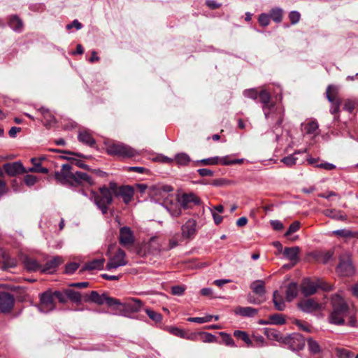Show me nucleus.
<instances>
[{"mask_svg":"<svg viewBox=\"0 0 358 358\" xmlns=\"http://www.w3.org/2000/svg\"><path fill=\"white\" fill-rule=\"evenodd\" d=\"M317 290V280L312 281L309 279L304 280L302 287L301 292L306 296H310L315 294Z\"/></svg>","mask_w":358,"mask_h":358,"instance_id":"nucleus-22","label":"nucleus"},{"mask_svg":"<svg viewBox=\"0 0 358 358\" xmlns=\"http://www.w3.org/2000/svg\"><path fill=\"white\" fill-rule=\"evenodd\" d=\"M106 152L110 156L129 159L140 155V152L121 142H112L107 145Z\"/></svg>","mask_w":358,"mask_h":358,"instance_id":"nucleus-4","label":"nucleus"},{"mask_svg":"<svg viewBox=\"0 0 358 358\" xmlns=\"http://www.w3.org/2000/svg\"><path fill=\"white\" fill-rule=\"evenodd\" d=\"M185 290V287L182 285H176L172 287L171 288V293L173 295L176 296H182L183 295Z\"/></svg>","mask_w":358,"mask_h":358,"instance_id":"nucleus-59","label":"nucleus"},{"mask_svg":"<svg viewBox=\"0 0 358 358\" xmlns=\"http://www.w3.org/2000/svg\"><path fill=\"white\" fill-rule=\"evenodd\" d=\"M247 300L248 303L252 304H260L265 301V299H262L259 296L255 297L253 294H249Z\"/></svg>","mask_w":358,"mask_h":358,"instance_id":"nucleus-57","label":"nucleus"},{"mask_svg":"<svg viewBox=\"0 0 358 358\" xmlns=\"http://www.w3.org/2000/svg\"><path fill=\"white\" fill-rule=\"evenodd\" d=\"M273 301L276 310L282 311L285 310L286 305L283 296L278 292L275 291L273 294Z\"/></svg>","mask_w":358,"mask_h":358,"instance_id":"nucleus-31","label":"nucleus"},{"mask_svg":"<svg viewBox=\"0 0 358 358\" xmlns=\"http://www.w3.org/2000/svg\"><path fill=\"white\" fill-rule=\"evenodd\" d=\"M78 138L80 142L90 147H93L96 143L91 134L86 130L80 131L78 134Z\"/></svg>","mask_w":358,"mask_h":358,"instance_id":"nucleus-29","label":"nucleus"},{"mask_svg":"<svg viewBox=\"0 0 358 358\" xmlns=\"http://www.w3.org/2000/svg\"><path fill=\"white\" fill-rule=\"evenodd\" d=\"M175 160L179 165L185 166L189 161V157L185 153H180L176 155Z\"/></svg>","mask_w":358,"mask_h":358,"instance_id":"nucleus-43","label":"nucleus"},{"mask_svg":"<svg viewBox=\"0 0 358 358\" xmlns=\"http://www.w3.org/2000/svg\"><path fill=\"white\" fill-rule=\"evenodd\" d=\"M339 259V264L336 267L337 273L342 276L352 275L355 269L349 255L341 256Z\"/></svg>","mask_w":358,"mask_h":358,"instance_id":"nucleus-9","label":"nucleus"},{"mask_svg":"<svg viewBox=\"0 0 358 358\" xmlns=\"http://www.w3.org/2000/svg\"><path fill=\"white\" fill-rule=\"evenodd\" d=\"M106 294H105V293L100 295L97 292L92 291L90 292L89 299H90V301H91L95 303H97L99 305H103L105 303L104 301L106 299Z\"/></svg>","mask_w":358,"mask_h":358,"instance_id":"nucleus-36","label":"nucleus"},{"mask_svg":"<svg viewBox=\"0 0 358 358\" xmlns=\"http://www.w3.org/2000/svg\"><path fill=\"white\" fill-rule=\"evenodd\" d=\"M324 215L331 218L338 220H345L346 215H344L341 211H338L334 209H327L324 210Z\"/></svg>","mask_w":358,"mask_h":358,"instance_id":"nucleus-35","label":"nucleus"},{"mask_svg":"<svg viewBox=\"0 0 358 358\" xmlns=\"http://www.w3.org/2000/svg\"><path fill=\"white\" fill-rule=\"evenodd\" d=\"M317 129H318V124L315 121L309 122L304 127V129H305L306 132L308 134H315V131L317 130Z\"/></svg>","mask_w":358,"mask_h":358,"instance_id":"nucleus-45","label":"nucleus"},{"mask_svg":"<svg viewBox=\"0 0 358 358\" xmlns=\"http://www.w3.org/2000/svg\"><path fill=\"white\" fill-rule=\"evenodd\" d=\"M36 181V177L33 175L27 174L24 178V183L29 187L34 185Z\"/></svg>","mask_w":358,"mask_h":358,"instance_id":"nucleus-58","label":"nucleus"},{"mask_svg":"<svg viewBox=\"0 0 358 358\" xmlns=\"http://www.w3.org/2000/svg\"><path fill=\"white\" fill-rule=\"evenodd\" d=\"M196 221L188 220L181 227L182 236L185 238H192L196 234Z\"/></svg>","mask_w":358,"mask_h":358,"instance_id":"nucleus-19","label":"nucleus"},{"mask_svg":"<svg viewBox=\"0 0 358 358\" xmlns=\"http://www.w3.org/2000/svg\"><path fill=\"white\" fill-rule=\"evenodd\" d=\"M65 294L67 298L74 302L80 303L81 301V295L78 292L68 289L65 290Z\"/></svg>","mask_w":358,"mask_h":358,"instance_id":"nucleus-41","label":"nucleus"},{"mask_svg":"<svg viewBox=\"0 0 358 358\" xmlns=\"http://www.w3.org/2000/svg\"><path fill=\"white\" fill-rule=\"evenodd\" d=\"M234 336L245 341L248 338V334L245 331L236 330L234 332Z\"/></svg>","mask_w":358,"mask_h":358,"instance_id":"nucleus-64","label":"nucleus"},{"mask_svg":"<svg viewBox=\"0 0 358 358\" xmlns=\"http://www.w3.org/2000/svg\"><path fill=\"white\" fill-rule=\"evenodd\" d=\"M177 201L180 206L184 209H192L196 206L201 204V199L193 193H184L181 196H178Z\"/></svg>","mask_w":358,"mask_h":358,"instance_id":"nucleus-8","label":"nucleus"},{"mask_svg":"<svg viewBox=\"0 0 358 358\" xmlns=\"http://www.w3.org/2000/svg\"><path fill=\"white\" fill-rule=\"evenodd\" d=\"M299 289L298 285L295 282L289 283L285 291L286 301L290 302L293 301L298 295Z\"/></svg>","mask_w":358,"mask_h":358,"instance_id":"nucleus-30","label":"nucleus"},{"mask_svg":"<svg viewBox=\"0 0 358 358\" xmlns=\"http://www.w3.org/2000/svg\"><path fill=\"white\" fill-rule=\"evenodd\" d=\"M71 170V165L68 164L62 165L61 170L55 173V180L62 185H73V172Z\"/></svg>","mask_w":358,"mask_h":358,"instance_id":"nucleus-7","label":"nucleus"},{"mask_svg":"<svg viewBox=\"0 0 358 358\" xmlns=\"http://www.w3.org/2000/svg\"><path fill=\"white\" fill-rule=\"evenodd\" d=\"M127 263L125 252L122 249H118L114 255L108 259L106 268L107 270L117 268L127 265Z\"/></svg>","mask_w":358,"mask_h":358,"instance_id":"nucleus-12","label":"nucleus"},{"mask_svg":"<svg viewBox=\"0 0 358 358\" xmlns=\"http://www.w3.org/2000/svg\"><path fill=\"white\" fill-rule=\"evenodd\" d=\"M3 169L5 172L10 176L28 173L27 169L24 167L20 162L6 163L3 165Z\"/></svg>","mask_w":358,"mask_h":358,"instance_id":"nucleus-17","label":"nucleus"},{"mask_svg":"<svg viewBox=\"0 0 358 358\" xmlns=\"http://www.w3.org/2000/svg\"><path fill=\"white\" fill-rule=\"evenodd\" d=\"M200 335L201 336L202 341L205 343H213L216 340L215 336L208 332H201Z\"/></svg>","mask_w":358,"mask_h":358,"instance_id":"nucleus-50","label":"nucleus"},{"mask_svg":"<svg viewBox=\"0 0 358 358\" xmlns=\"http://www.w3.org/2000/svg\"><path fill=\"white\" fill-rule=\"evenodd\" d=\"M269 322L271 324L281 325L285 323V320L281 314H273L269 316Z\"/></svg>","mask_w":358,"mask_h":358,"instance_id":"nucleus-42","label":"nucleus"},{"mask_svg":"<svg viewBox=\"0 0 358 358\" xmlns=\"http://www.w3.org/2000/svg\"><path fill=\"white\" fill-rule=\"evenodd\" d=\"M300 226H301V224L299 221H294L289 225L287 231L285 234V236H289L292 234L297 231L299 229Z\"/></svg>","mask_w":358,"mask_h":358,"instance_id":"nucleus-47","label":"nucleus"},{"mask_svg":"<svg viewBox=\"0 0 358 358\" xmlns=\"http://www.w3.org/2000/svg\"><path fill=\"white\" fill-rule=\"evenodd\" d=\"M301 15L298 11H291L289 14V19L292 24L298 23L300 20Z\"/></svg>","mask_w":358,"mask_h":358,"instance_id":"nucleus-52","label":"nucleus"},{"mask_svg":"<svg viewBox=\"0 0 358 358\" xmlns=\"http://www.w3.org/2000/svg\"><path fill=\"white\" fill-rule=\"evenodd\" d=\"M355 108V103L354 101L348 100L345 102L343 109L349 113H352Z\"/></svg>","mask_w":358,"mask_h":358,"instance_id":"nucleus-62","label":"nucleus"},{"mask_svg":"<svg viewBox=\"0 0 358 358\" xmlns=\"http://www.w3.org/2000/svg\"><path fill=\"white\" fill-rule=\"evenodd\" d=\"M23 264L25 268L29 271H41L42 268V266L37 260L31 257H26L23 260Z\"/></svg>","mask_w":358,"mask_h":358,"instance_id":"nucleus-28","label":"nucleus"},{"mask_svg":"<svg viewBox=\"0 0 358 358\" xmlns=\"http://www.w3.org/2000/svg\"><path fill=\"white\" fill-rule=\"evenodd\" d=\"M269 16L274 22H280L282 19V10L279 8H273Z\"/></svg>","mask_w":358,"mask_h":358,"instance_id":"nucleus-40","label":"nucleus"},{"mask_svg":"<svg viewBox=\"0 0 358 358\" xmlns=\"http://www.w3.org/2000/svg\"><path fill=\"white\" fill-rule=\"evenodd\" d=\"M331 257H332V254L330 252L320 253L318 255L317 260L323 264H326L329 262V260L331 258Z\"/></svg>","mask_w":358,"mask_h":358,"instance_id":"nucleus-54","label":"nucleus"},{"mask_svg":"<svg viewBox=\"0 0 358 358\" xmlns=\"http://www.w3.org/2000/svg\"><path fill=\"white\" fill-rule=\"evenodd\" d=\"M326 96L328 101L331 103L330 113L334 115V120H338L341 101L337 98V89L335 86L329 85L327 88Z\"/></svg>","mask_w":358,"mask_h":358,"instance_id":"nucleus-6","label":"nucleus"},{"mask_svg":"<svg viewBox=\"0 0 358 358\" xmlns=\"http://www.w3.org/2000/svg\"><path fill=\"white\" fill-rule=\"evenodd\" d=\"M315 167L321 168V169L328 170V171L333 170V169H336V166L334 164L329 163V162H324V163H320L319 164H316Z\"/></svg>","mask_w":358,"mask_h":358,"instance_id":"nucleus-61","label":"nucleus"},{"mask_svg":"<svg viewBox=\"0 0 358 358\" xmlns=\"http://www.w3.org/2000/svg\"><path fill=\"white\" fill-rule=\"evenodd\" d=\"M243 159H233L231 160L229 159L228 157H214L207 159H201L199 162L203 165H215L218 164H221L222 165H232V164H242L243 162Z\"/></svg>","mask_w":358,"mask_h":358,"instance_id":"nucleus-14","label":"nucleus"},{"mask_svg":"<svg viewBox=\"0 0 358 358\" xmlns=\"http://www.w3.org/2000/svg\"><path fill=\"white\" fill-rule=\"evenodd\" d=\"M299 247L285 248L283 252L284 256L295 264L299 261Z\"/></svg>","mask_w":358,"mask_h":358,"instance_id":"nucleus-27","label":"nucleus"},{"mask_svg":"<svg viewBox=\"0 0 358 358\" xmlns=\"http://www.w3.org/2000/svg\"><path fill=\"white\" fill-rule=\"evenodd\" d=\"M336 236H339L341 237H356L358 238V232L357 231H352L348 229H338L332 232Z\"/></svg>","mask_w":358,"mask_h":358,"instance_id":"nucleus-38","label":"nucleus"},{"mask_svg":"<svg viewBox=\"0 0 358 358\" xmlns=\"http://www.w3.org/2000/svg\"><path fill=\"white\" fill-rule=\"evenodd\" d=\"M122 306L131 313H137L141 309L143 302L138 299L129 298L122 303Z\"/></svg>","mask_w":358,"mask_h":358,"instance_id":"nucleus-20","label":"nucleus"},{"mask_svg":"<svg viewBox=\"0 0 358 358\" xmlns=\"http://www.w3.org/2000/svg\"><path fill=\"white\" fill-rule=\"evenodd\" d=\"M73 185H83L84 183L88 185L94 184L92 178L87 173L81 171H76L73 173Z\"/></svg>","mask_w":358,"mask_h":358,"instance_id":"nucleus-21","label":"nucleus"},{"mask_svg":"<svg viewBox=\"0 0 358 358\" xmlns=\"http://www.w3.org/2000/svg\"><path fill=\"white\" fill-rule=\"evenodd\" d=\"M119 241L123 246L131 245L134 243V234L129 227H123L120 229Z\"/></svg>","mask_w":358,"mask_h":358,"instance_id":"nucleus-18","label":"nucleus"},{"mask_svg":"<svg viewBox=\"0 0 358 358\" xmlns=\"http://www.w3.org/2000/svg\"><path fill=\"white\" fill-rule=\"evenodd\" d=\"M220 336L222 337L223 342L228 346L236 347L234 341L232 339L231 336L224 332H220Z\"/></svg>","mask_w":358,"mask_h":358,"instance_id":"nucleus-48","label":"nucleus"},{"mask_svg":"<svg viewBox=\"0 0 358 358\" xmlns=\"http://www.w3.org/2000/svg\"><path fill=\"white\" fill-rule=\"evenodd\" d=\"M273 229L275 231H280L284 228L283 224L279 220H271L270 222Z\"/></svg>","mask_w":358,"mask_h":358,"instance_id":"nucleus-63","label":"nucleus"},{"mask_svg":"<svg viewBox=\"0 0 358 358\" xmlns=\"http://www.w3.org/2000/svg\"><path fill=\"white\" fill-rule=\"evenodd\" d=\"M105 303H106L109 306H113L115 305H120L122 306V303H121L118 299L110 297L107 294L105 299Z\"/></svg>","mask_w":358,"mask_h":358,"instance_id":"nucleus-60","label":"nucleus"},{"mask_svg":"<svg viewBox=\"0 0 358 358\" xmlns=\"http://www.w3.org/2000/svg\"><path fill=\"white\" fill-rule=\"evenodd\" d=\"M258 97L262 103V110L266 120L271 119L275 121L274 127H280L283 122L284 113L281 108H275V103L271 102V94L266 90L259 92Z\"/></svg>","mask_w":358,"mask_h":358,"instance_id":"nucleus-2","label":"nucleus"},{"mask_svg":"<svg viewBox=\"0 0 358 358\" xmlns=\"http://www.w3.org/2000/svg\"><path fill=\"white\" fill-rule=\"evenodd\" d=\"M79 267V264L76 262H71L66 266L65 273L67 274L73 273Z\"/></svg>","mask_w":358,"mask_h":358,"instance_id":"nucleus-56","label":"nucleus"},{"mask_svg":"<svg viewBox=\"0 0 358 358\" xmlns=\"http://www.w3.org/2000/svg\"><path fill=\"white\" fill-rule=\"evenodd\" d=\"M38 110L43 116L44 120V126L47 129L51 128L56 124V119L52 113L49 110V109L41 107L38 109Z\"/></svg>","mask_w":358,"mask_h":358,"instance_id":"nucleus-23","label":"nucleus"},{"mask_svg":"<svg viewBox=\"0 0 358 358\" xmlns=\"http://www.w3.org/2000/svg\"><path fill=\"white\" fill-rule=\"evenodd\" d=\"M245 96L256 100L258 98L259 92L255 89L245 90L243 92Z\"/></svg>","mask_w":358,"mask_h":358,"instance_id":"nucleus-53","label":"nucleus"},{"mask_svg":"<svg viewBox=\"0 0 358 358\" xmlns=\"http://www.w3.org/2000/svg\"><path fill=\"white\" fill-rule=\"evenodd\" d=\"M15 298L13 294L6 292H0V311L2 313H9L15 305Z\"/></svg>","mask_w":358,"mask_h":358,"instance_id":"nucleus-13","label":"nucleus"},{"mask_svg":"<svg viewBox=\"0 0 358 358\" xmlns=\"http://www.w3.org/2000/svg\"><path fill=\"white\" fill-rule=\"evenodd\" d=\"M105 259L103 258L96 259L87 262L83 267V271L101 270L103 268Z\"/></svg>","mask_w":358,"mask_h":358,"instance_id":"nucleus-26","label":"nucleus"},{"mask_svg":"<svg viewBox=\"0 0 358 358\" xmlns=\"http://www.w3.org/2000/svg\"><path fill=\"white\" fill-rule=\"evenodd\" d=\"M258 21L260 25L266 27L269 24L270 16L267 14L262 13L259 16Z\"/></svg>","mask_w":358,"mask_h":358,"instance_id":"nucleus-55","label":"nucleus"},{"mask_svg":"<svg viewBox=\"0 0 358 358\" xmlns=\"http://www.w3.org/2000/svg\"><path fill=\"white\" fill-rule=\"evenodd\" d=\"M282 342L288 345L289 348L294 351H298L303 348L305 341L299 334H292L285 337Z\"/></svg>","mask_w":358,"mask_h":358,"instance_id":"nucleus-11","label":"nucleus"},{"mask_svg":"<svg viewBox=\"0 0 358 358\" xmlns=\"http://www.w3.org/2000/svg\"><path fill=\"white\" fill-rule=\"evenodd\" d=\"M298 308L303 312L310 313L317 310H322L324 306L314 299H308L301 301L297 304Z\"/></svg>","mask_w":358,"mask_h":358,"instance_id":"nucleus-16","label":"nucleus"},{"mask_svg":"<svg viewBox=\"0 0 358 358\" xmlns=\"http://www.w3.org/2000/svg\"><path fill=\"white\" fill-rule=\"evenodd\" d=\"M146 314L148 317L153 321L158 322H160L162 319V315L159 313H157L150 308H146L145 310Z\"/></svg>","mask_w":358,"mask_h":358,"instance_id":"nucleus-46","label":"nucleus"},{"mask_svg":"<svg viewBox=\"0 0 358 358\" xmlns=\"http://www.w3.org/2000/svg\"><path fill=\"white\" fill-rule=\"evenodd\" d=\"M52 294L53 298L57 299L59 303H64L66 302L67 296H66L65 292L63 293L60 291H55L53 292H52Z\"/></svg>","mask_w":358,"mask_h":358,"instance_id":"nucleus-49","label":"nucleus"},{"mask_svg":"<svg viewBox=\"0 0 358 358\" xmlns=\"http://www.w3.org/2000/svg\"><path fill=\"white\" fill-rule=\"evenodd\" d=\"M56 305L52 292L47 291L43 293L40 297V303L38 306V310L41 313H48L55 309Z\"/></svg>","mask_w":358,"mask_h":358,"instance_id":"nucleus-10","label":"nucleus"},{"mask_svg":"<svg viewBox=\"0 0 358 358\" xmlns=\"http://www.w3.org/2000/svg\"><path fill=\"white\" fill-rule=\"evenodd\" d=\"M62 262L61 257H55L51 260L45 263L44 266L42 267L41 273H52L53 271Z\"/></svg>","mask_w":358,"mask_h":358,"instance_id":"nucleus-25","label":"nucleus"},{"mask_svg":"<svg viewBox=\"0 0 358 358\" xmlns=\"http://www.w3.org/2000/svg\"><path fill=\"white\" fill-rule=\"evenodd\" d=\"M264 332L266 337L270 340L280 341L283 339L280 332L274 329L265 328L264 329Z\"/></svg>","mask_w":358,"mask_h":358,"instance_id":"nucleus-34","label":"nucleus"},{"mask_svg":"<svg viewBox=\"0 0 358 358\" xmlns=\"http://www.w3.org/2000/svg\"><path fill=\"white\" fill-rule=\"evenodd\" d=\"M237 315L243 317H254L258 313V309L252 307H238L235 310Z\"/></svg>","mask_w":358,"mask_h":358,"instance_id":"nucleus-32","label":"nucleus"},{"mask_svg":"<svg viewBox=\"0 0 358 358\" xmlns=\"http://www.w3.org/2000/svg\"><path fill=\"white\" fill-rule=\"evenodd\" d=\"M173 190L171 185H158L150 187L149 194L152 197L167 199Z\"/></svg>","mask_w":358,"mask_h":358,"instance_id":"nucleus-15","label":"nucleus"},{"mask_svg":"<svg viewBox=\"0 0 358 358\" xmlns=\"http://www.w3.org/2000/svg\"><path fill=\"white\" fill-rule=\"evenodd\" d=\"M303 152H306V150H304V151H297L295 152L294 155L285 157L281 159V162L287 166H292L296 163L297 161V157H296L294 155L296 153H301Z\"/></svg>","mask_w":358,"mask_h":358,"instance_id":"nucleus-39","label":"nucleus"},{"mask_svg":"<svg viewBox=\"0 0 358 358\" xmlns=\"http://www.w3.org/2000/svg\"><path fill=\"white\" fill-rule=\"evenodd\" d=\"M307 345L309 351L313 354H319L321 352V348L319 343L313 339L312 338H309L307 339Z\"/></svg>","mask_w":358,"mask_h":358,"instance_id":"nucleus-37","label":"nucleus"},{"mask_svg":"<svg viewBox=\"0 0 358 358\" xmlns=\"http://www.w3.org/2000/svg\"><path fill=\"white\" fill-rule=\"evenodd\" d=\"M250 287L254 294L262 299H264V294L266 293L264 281L262 280H255L250 284Z\"/></svg>","mask_w":358,"mask_h":358,"instance_id":"nucleus-24","label":"nucleus"},{"mask_svg":"<svg viewBox=\"0 0 358 358\" xmlns=\"http://www.w3.org/2000/svg\"><path fill=\"white\" fill-rule=\"evenodd\" d=\"M8 24L15 31L21 32L22 31L23 22L17 15L10 17Z\"/></svg>","mask_w":358,"mask_h":358,"instance_id":"nucleus-33","label":"nucleus"},{"mask_svg":"<svg viewBox=\"0 0 358 358\" xmlns=\"http://www.w3.org/2000/svg\"><path fill=\"white\" fill-rule=\"evenodd\" d=\"M113 192L108 186L103 185L97 191L92 190L90 193V200L94 202L96 206L101 211L103 215H106L108 210V206L113 203Z\"/></svg>","mask_w":358,"mask_h":358,"instance_id":"nucleus-3","label":"nucleus"},{"mask_svg":"<svg viewBox=\"0 0 358 358\" xmlns=\"http://www.w3.org/2000/svg\"><path fill=\"white\" fill-rule=\"evenodd\" d=\"M110 188L113 191L114 196L117 197L120 196L122 198L125 204H128L131 202L134 193V189L131 186H118L115 182L110 181Z\"/></svg>","mask_w":358,"mask_h":358,"instance_id":"nucleus-5","label":"nucleus"},{"mask_svg":"<svg viewBox=\"0 0 358 358\" xmlns=\"http://www.w3.org/2000/svg\"><path fill=\"white\" fill-rule=\"evenodd\" d=\"M332 310L329 316L330 323L342 325L345 323L344 318L349 317L348 325L355 327L357 320L353 310H350L344 299L338 294H334L331 298Z\"/></svg>","mask_w":358,"mask_h":358,"instance_id":"nucleus-1","label":"nucleus"},{"mask_svg":"<svg viewBox=\"0 0 358 358\" xmlns=\"http://www.w3.org/2000/svg\"><path fill=\"white\" fill-rule=\"evenodd\" d=\"M336 354L338 358H352L354 354L348 350L342 348L336 349Z\"/></svg>","mask_w":358,"mask_h":358,"instance_id":"nucleus-44","label":"nucleus"},{"mask_svg":"<svg viewBox=\"0 0 358 358\" xmlns=\"http://www.w3.org/2000/svg\"><path fill=\"white\" fill-rule=\"evenodd\" d=\"M167 210L169 212L170 215L173 217H179L182 215L181 207H173L172 205L171 206L166 207Z\"/></svg>","mask_w":358,"mask_h":358,"instance_id":"nucleus-51","label":"nucleus"}]
</instances>
